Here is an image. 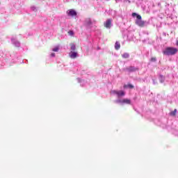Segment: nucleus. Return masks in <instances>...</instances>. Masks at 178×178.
I'll list each match as a JSON object with an SVG mask.
<instances>
[{"label":"nucleus","instance_id":"10","mask_svg":"<svg viewBox=\"0 0 178 178\" xmlns=\"http://www.w3.org/2000/svg\"><path fill=\"white\" fill-rule=\"evenodd\" d=\"M127 70L128 72H136V70H138L137 67H134L133 66L129 67L127 68Z\"/></svg>","mask_w":178,"mask_h":178},{"label":"nucleus","instance_id":"17","mask_svg":"<svg viewBox=\"0 0 178 178\" xmlns=\"http://www.w3.org/2000/svg\"><path fill=\"white\" fill-rule=\"evenodd\" d=\"M122 58L127 59V58H129V54L125 53V54H122Z\"/></svg>","mask_w":178,"mask_h":178},{"label":"nucleus","instance_id":"6","mask_svg":"<svg viewBox=\"0 0 178 178\" xmlns=\"http://www.w3.org/2000/svg\"><path fill=\"white\" fill-rule=\"evenodd\" d=\"M104 27H106V29H111L112 27V19H107L104 23Z\"/></svg>","mask_w":178,"mask_h":178},{"label":"nucleus","instance_id":"19","mask_svg":"<svg viewBox=\"0 0 178 178\" xmlns=\"http://www.w3.org/2000/svg\"><path fill=\"white\" fill-rule=\"evenodd\" d=\"M151 60H152V62H156V58L153 57V58H151Z\"/></svg>","mask_w":178,"mask_h":178},{"label":"nucleus","instance_id":"9","mask_svg":"<svg viewBox=\"0 0 178 178\" xmlns=\"http://www.w3.org/2000/svg\"><path fill=\"white\" fill-rule=\"evenodd\" d=\"M77 56H78V54H77V52H76V51H72L69 53V56H70V58H71V59H76V57Z\"/></svg>","mask_w":178,"mask_h":178},{"label":"nucleus","instance_id":"18","mask_svg":"<svg viewBox=\"0 0 178 178\" xmlns=\"http://www.w3.org/2000/svg\"><path fill=\"white\" fill-rule=\"evenodd\" d=\"M124 87V88H126V87H129V88H134V86H133V85H131V84H129L128 86L125 85Z\"/></svg>","mask_w":178,"mask_h":178},{"label":"nucleus","instance_id":"1","mask_svg":"<svg viewBox=\"0 0 178 178\" xmlns=\"http://www.w3.org/2000/svg\"><path fill=\"white\" fill-rule=\"evenodd\" d=\"M97 24V20L92 19L90 17L86 18L83 22V26L86 27L88 30H90Z\"/></svg>","mask_w":178,"mask_h":178},{"label":"nucleus","instance_id":"5","mask_svg":"<svg viewBox=\"0 0 178 178\" xmlns=\"http://www.w3.org/2000/svg\"><path fill=\"white\" fill-rule=\"evenodd\" d=\"M111 94H113V95H117L118 98H120V97H124L126 93L123 90H112Z\"/></svg>","mask_w":178,"mask_h":178},{"label":"nucleus","instance_id":"11","mask_svg":"<svg viewBox=\"0 0 178 178\" xmlns=\"http://www.w3.org/2000/svg\"><path fill=\"white\" fill-rule=\"evenodd\" d=\"M159 80L160 83H163V81H165V76L160 75Z\"/></svg>","mask_w":178,"mask_h":178},{"label":"nucleus","instance_id":"16","mask_svg":"<svg viewBox=\"0 0 178 178\" xmlns=\"http://www.w3.org/2000/svg\"><path fill=\"white\" fill-rule=\"evenodd\" d=\"M31 10H33V12H37V7L34 6H31Z\"/></svg>","mask_w":178,"mask_h":178},{"label":"nucleus","instance_id":"2","mask_svg":"<svg viewBox=\"0 0 178 178\" xmlns=\"http://www.w3.org/2000/svg\"><path fill=\"white\" fill-rule=\"evenodd\" d=\"M177 51L178 49L176 47H168L163 51V54L167 56H173L177 54Z\"/></svg>","mask_w":178,"mask_h":178},{"label":"nucleus","instance_id":"20","mask_svg":"<svg viewBox=\"0 0 178 178\" xmlns=\"http://www.w3.org/2000/svg\"><path fill=\"white\" fill-rule=\"evenodd\" d=\"M51 56L52 58L55 57V53H51Z\"/></svg>","mask_w":178,"mask_h":178},{"label":"nucleus","instance_id":"7","mask_svg":"<svg viewBox=\"0 0 178 178\" xmlns=\"http://www.w3.org/2000/svg\"><path fill=\"white\" fill-rule=\"evenodd\" d=\"M12 44L19 48L20 47V42H19L16 38H11Z\"/></svg>","mask_w":178,"mask_h":178},{"label":"nucleus","instance_id":"14","mask_svg":"<svg viewBox=\"0 0 178 178\" xmlns=\"http://www.w3.org/2000/svg\"><path fill=\"white\" fill-rule=\"evenodd\" d=\"M53 52H58L59 51V46H56L52 49Z\"/></svg>","mask_w":178,"mask_h":178},{"label":"nucleus","instance_id":"15","mask_svg":"<svg viewBox=\"0 0 178 178\" xmlns=\"http://www.w3.org/2000/svg\"><path fill=\"white\" fill-rule=\"evenodd\" d=\"M71 50L73 51H76V44H71Z\"/></svg>","mask_w":178,"mask_h":178},{"label":"nucleus","instance_id":"4","mask_svg":"<svg viewBox=\"0 0 178 178\" xmlns=\"http://www.w3.org/2000/svg\"><path fill=\"white\" fill-rule=\"evenodd\" d=\"M115 103L121 104V105H124V104H126L127 105H130V104H131V100L129 99H118L115 100Z\"/></svg>","mask_w":178,"mask_h":178},{"label":"nucleus","instance_id":"13","mask_svg":"<svg viewBox=\"0 0 178 178\" xmlns=\"http://www.w3.org/2000/svg\"><path fill=\"white\" fill-rule=\"evenodd\" d=\"M176 113H177V109H175L173 111H172L170 113V115H171V116H175L176 115Z\"/></svg>","mask_w":178,"mask_h":178},{"label":"nucleus","instance_id":"12","mask_svg":"<svg viewBox=\"0 0 178 178\" xmlns=\"http://www.w3.org/2000/svg\"><path fill=\"white\" fill-rule=\"evenodd\" d=\"M115 49H120V43H119L118 42H116L115 44Z\"/></svg>","mask_w":178,"mask_h":178},{"label":"nucleus","instance_id":"21","mask_svg":"<svg viewBox=\"0 0 178 178\" xmlns=\"http://www.w3.org/2000/svg\"><path fill=\"white\" fill-rule=\"evenodd\" d=\"M69 34H70V35H73V31H70V32H69Z\"/></svg>","mask_w":178,"mask_h":178},{"label":"nucleus","instance_id":"8","mask_svg":"<svg viewBox=\"0 0 178 178\" xmlns=\"http://www.w3.org/2000/svg\"><path fill=\"white\" fill-rule=\"evenodd\" d=\"M67 16H71L72 17H73L74 16H77V13H76L74 10L71 9L67 11Z\"/></svg>","mask_w":178,"mask_h":178},{"label":"nucleus","instance_id":"3","mask_svg":"<svg viewBox=\"0 0 178 178\" xmlns=\"http://www.w3.org/2000/svg\"><path fill=\"white\" fill-rule=\"evenodd\" d=\"M132 17H136L137 20L136 21V24L139 26L140 27H143L144 26V22L143 20H141V15H138L137 13H133Z\"/></svg>","mask_w":178,"mask_h":178},{"label":"nucleus","instance_id":"22","mask_svg":"<svg viewBox=\"0 0 178 178\" xmlns=\"http://www.w3.org/2000/svg\"><path fill=\"white\" fill-rule=\"evenodd\" d=\"M176 45H177V47H178V40L176 42Z\"/></svg>","mask_w":178,"mask_h":178}]
</instances>
